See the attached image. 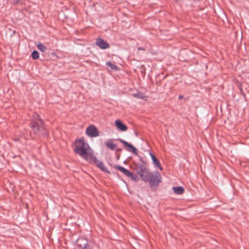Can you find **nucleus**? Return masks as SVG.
I'll return each mask as SVG.
<instances>
[{
    "instance_id": "f03ea898",
    "label": "nucleus",
    "mask_w": 249,
    "mask_h": 249,
    "mask_svg": "<svg viewBox=\"0 0 249 249\" xmlns=\"http://www.w3.org/2000/svg\"><path fill=\"white\" fill-rule=\"evenodd\" d=\"M89 148V145L85 142L84 138L76 140L75 147L74 151L75 153L85 159H87V156Z\"/></svg>"
},
{
    "instance_id": "a211bd4d",
    "label": "nucleus",
    "mask_w": 249,
    "mask_h": 249,
    "mask_svg": "<svg viewBox=\"0 0 249 249\" xmlns=\"http://www.w3.org/2000/svg\"><path fill=\"white\" fill-rule=\"evenodd\" d=\"M32 56L34 59H35V60L37 59L39 57V53L37 51H35V50L32 53Z\"/></svg>"
},
{
    "instance_id": "5701e85b",
    "label": "nucleus",
    "mask_w": 249,
    "mask_h": 249,
    "mask_svg": "<svg viewBox=\"0 0 249 249\" xmlns=\"http://www.w3.org/2000/svg\"><path fill=\"white\" fill-rule=\"evenodd\" d=\"M178 98L179 99H182L183 98V96L182 95H179Z\"/></svg>"
},
{
    "instance_id": "2eb2a0df",
    "label": "nucleus",
    "mask_w": 249,
    "mask_h": 249,
    "mask_svg": "<svg viewBox=\"0 0 249 249\" xmlns=\"http://www.w3.org/2000/svg\"><path fill=\"white\" fill-rule=\"evenodd\" d=\"M95 163L99 168H100L102 171L105 172H108L107 167L104 165L103 162L100 160H96Z\"/></svg>"
},
{
    "instance_id": "1a4fd4ad",
    "label": "nucleus",
    "mask_w": 249,
    "mask_h": 249,
    "mask_svg": "<svg viewBox=\"0 0 249 249\" xmlns=\"http://www.w3.org/2000/svg\"><path fill=\"white\" fill-rule=\"evenodd\" d=\"M117 128L120 131H125L127 130V127L123 124L120 120H116L115 122Z\"/></svg>"
},
{
    "instance_id": "dca6fc26",
    "label": "nucleus",
    "mask_w": 249,
    "mask_h": 249,
    "mask_svg": "<svg viewBox=\"0 0 249 249\" xmlns=\"http://www.w3.org/2000/svg\"><path fill=\"white\" fill-rule=\"evenodd\" d=\"M147 168L143 164H140L137 166V173L140 174V173H145Z\"/></svg>"
},
{
    "instance_id": "f3484780",
    "label": "nucleus",
    "mask_w": 249,
    "mask_h": 249,
    "mask_svg": "<svg viewBox=\"0 0 249 249\" xmlns=\"http://www.w3.org/2000/svg\"><path fill=\"white\" fill-rule=\"evenodd\" d=\"M37 48L42 52H45L47 50V47L41 43H39L37 45Z\"/></svg>"
},
{
    "instance_id": "423d86ee",
    "label": "nucleus",
    "mask_w": 249,
    "mask_h": 249,
    "mask_svg": "<svg viewBox=\"0 0 249 249\" xmlns=\"http://www.w3.org/2000/svg\"><path fill=\"white\" fill-rule=\"evenodd\" d=\"M96 45L102 49H106L109 47V44L101 38L96 39Z\"/></svg>"
},
{
    "instance_id": "9d476101",
    "label": "nucleus",
    "mask_w": 249,
    "mask_h": 249,
    "mask_svg": "<svg viewBox=\"0 0 249 249\" xmlns=\"http://www.w3.org/2000/svg\"><path fill=\"white\" fill-rule=\"evenodd\" d=\"M149 154L152 160L154 166L156 167H158L160 170H162V168L160 165L159 160L155 156V155L152 153L150 152Z\"/></svg>"
},
{
    "instance_id": "f257e3e1",
    "label": "nucleus",
    "mask_w": 249,
    "mask_h": 249,
    "mask_svg": "<svg viewBox=\"0 0 249 249\" xmlns=\"http://www.w3.org/2000/svg\"><path fill=\"white\" fill-rule=\"evenodd\" d=\"M30 127L33 132L36 134H41L44 136H46L47 134L44 126L43 122L37 114H34L32 116Z\"/></svg>"
},
{
    "instance_id": "412c9836",
    "label": "nucleus",
    "mask_w": 249,
    "mask_h": 249,
    "mask_svg": "<svg viewBox=\"0 0 249 249\" xmlns=\"http://www.w3.org/2000/svg\"><path fill=\"white\" fill-rule=\"evenodd\" d=\"M136 176L133 175V177L130 178H131L133 179L134 180H136Z\"/></svg>"
},
{
    "instance_id": "6ab92c4d",
    "label": "nucleus",
    "mask_w": 249,
    "mask_h": 249,
    "mask_svg": "<svg viewBox=\"0 0 249 249\" xmlns=\"http://www.w3.org/2000/svg\"><path fill=\"white\" fill-rule=\"evenodd\" d=\"M106 65L109 67L112 70H118V67L116 65L111 63L110 62H107Z\"/></svg>"
},
{
    "instance_id": "20e7f679",
    "label": "nucleus",
    "mask_w": 249,
    "mask_h": 249,
    "mask_svg": "<svg viewBox=\"0 0 249 249\" xmlns=\"http://www.w3.org/2000/svg\"><path fill=\"white\" fill-rule=\"evenodd\" d=\"M161 177L160 174L158 171H156L152 173L148 182H149L150 186L157 187L161 182Z\"/></svg>"
},
{
    "instance_id": "6e6552de",
    "label": "nucleus",
    "mask_w": 249,
    "mask_h": 249,
    "mask_svg": "<svg viewBox=\"0 0 249 249\" xmlns=\"http://www.w3.org/2000/svg\"><path fill=\"white\" fill-rule=\"evenodd\" d=\"M116 168L119 170L120 171L122 172L124 175L129 177L132 178L133 177V174L132 173L130 172L129 170L125 169V168L121 166L120 165L116 166Z\"/></svg>"
},
{
    "instance_id": "ddd939ff",
    "label": "nucleus",
    "mask_w": 249,
    "mask_h": 249,
    "mask_svg": "<svg viewBox=\"0 0 249 249\" xmlns=\"http://www.w3.org/2000/svg\"><path fill=\"white\" fill-rule=\"evenodd\" d=\"M132 95L133 97H134L136 98L141 99L145 101H146L147 100V98H148L147 96H145L143 93H142L141 92H137L136 93H134Z\"/></svg>"
},
{
    "instance_id": "4468645a",
    "label": "nucleus",
    "mask_w": 249,
    "mask_h": 249,
    "mask_svg": "<svg viewBox=\"0 0 249 249\" xmlns=\"http://www.w3.org/2000/svg\"><path fill=\"white\" fill-rule=\"evenodd\" d=\"M172 189L175 194L178 195H181L184 192V189L182 186L173 187Z\"/></svg>"
},
{
    "instance_id": "7ed1b4c3",
    "label": "nucleus",
    "mask_w": 249,
    "mask_h": 249,
    "mask_svg": "<svg viewBox=\"0 0 249 249\" xmlns=\"http://www.w3.org/2000/svg\"><path fill=\"white\" fill-rule=\"evenodd\" d=\"M76 246L79 249H98L96 246L94 248L91 247V245L88 243L86 238L83 237H79L76 242Z\"/></svg>"
},
{
    "instance_id": "0eeeda50",
    "label": "nucleus",
    "mask_w": 249,
    "mask_h": 249,
    "mask_svg": "<svg viewBox=\"0 0 249 249\" xmlns=\"http://www.w3.org/2000/svg\"><path fill=\"white\" fill-rule=\"evenodd\" d=\"M119 141L123 143L124 146L128 147L130 149H127L128 151H131L132 153L134 154H137V149L131 144L128 143V142L125 141L124 140L121 139H119Z\"/></svg>"
},
{
    "instance_id": "aec40b11",
    "label": "nucleus",
    "mask_w": 249,
    "mask_h": 249,
    "mask_svg": "<svg viewBox=\"0 0 249 249\" xmlns=\"http://www.w3.org/2000/svg\"><path fill=\"white\" fill-rule=\"evenodd\" d=\"M18 2H19V0H12L11 2L13 4H16L18 3Z\"/></svg>"
},
{
    "instance_id": "9b49d317",
    "label": "nucleus",
    "mask_w": 249,
    "mask_h": 249,
    "mask_svg": "<svg viewBox=\"0 0 249 249\" xmlns=\"http://www.w3.org/2000/svg\"><path fill=\"white\" fill-rule=\"evenodd\" d=\"M152 173L150 172L148 170H146L145 173H140V176L142 179L145 182H148V180H149V178L151 175Z\"/></svg>"
},
{
    "instance_id": "4be33fe9",
    "label": "nucleus",
    "mask_w": 249,
    "mask_h": 249,
    "mask_svg": "<svg viewBox=\"0 0 249 249\" xmlns=\"http://www.w3.org/2000/svg\"><path fill=\"white\" fill-rule=\"evenodd\" d=\"M138 50H144V49L142 47H139L138 48Z\"/></svg>"
},
{
    "instance_id": "f8f14e48",
    "label": "nucleus",
    "mask_w": 249,
    "mask_h": 249,
    "mask_svg": "<svg viewBox=\"0 0 249 249\" xmlns=\"http://www.w3.org/2000/svg\"><path fill=\"white\" fill-rule=\"evenodd\" d=\"M105 144L107 147L111 150H114L117 147V144L113 142L112 139H109L105 142Z\"/></svg>"
},
{
    "instance_id": "39448f33",
    "label": "nucleus",
    "mask_w": 249,
    "mask_h": 249,
    "mask_svg": "<svg viewBox=\"0 0 249 249\" xmlns=\"http://www.w3.org/2000/svg\"><path fill=\"white\" fill-rule=\"evenodd\" d=\"M86 133L89 137H96L99 134L97 128L93 125H90L87 128Z\"/></svg>"
}]
</instances>
